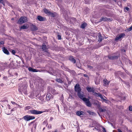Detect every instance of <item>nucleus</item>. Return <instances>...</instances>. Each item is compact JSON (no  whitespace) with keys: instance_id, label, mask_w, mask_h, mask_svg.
Returning <instances> with one entry per match:
<instances>
[{"instance_id":"10","label":"nucleus","mask_w":132,"mask_h":132,"mask_svg":"<svg viewBox=\"0 0 132 132\" xmlns=\"http://www.w3.org/2000/svg\"><path fill=\"white\" fill-rule=\"evenodd\" d=\"M108 58L111 60H114L118 59L119 57V55H115L114 54L109 55L108 56Z\"/></svg>"},{"instance_id":"59","label":"nucleus","mask_w":132,"mask_h":132,"mask_svg":"<svg viewBox=\"0 0 132 132\" xmlns=\"http://www.w3.org/2000/svg\"><path fill=\"white\" fill-rule=\"evenodd\" d=\"M85 2L87 4H88V3L89 2H88V1H86V0H85Z\"/></svg>"},{"instance_id":"14","label":"nucleus","mask_w":132,"mask_h":132,"mask_svg":"<svg viewBox=\"0 0 132 132\" xmlns=\"http://www.w3.org/2000/svg\"><path fill=\"white\" fill-rule=\"evenodd\" d=\"M53 96L50 94H47L46 96V100L47 101H49L51 99L53 98Z\"/></svg>"},{"instance_id":"39","label":"nucleus","mask_w":132,"mask_h":132,"mask_svg":"<svg viewBox=\"0 0 132 132\" xmlns=\"http://www.w3.org/2000/svg\"><path fill=\"white\" fill-rule=\"evenodd\" d=\"M0 3H2L4 6H5V3L3 0H0Z\"/></svg>"},{"instance_id":"49","label":"nucleus","mask_w":132,"mask_h":132,"mask_svg":"<svg viewBox=\"0 0 132 132\" xmlns=\"http://www.w3.org/2000/svg\"><path fill=\"white\" fill-rule=\"evenodd\" d=\"M59 40H60L61 39V36L59 35H58L57 36Z\"/></svg>"},{"instance_id":"62","label":"nucleus","mask_w":132,"mask_h":132,"mask_svg":"<svg viewBox=\"0 0 132 132\" xmlns=\"http://www.w3.org/2000/svg\"><path fill=\"white\" fill-rule=\"evenodd\" d=\"M53 119V118L51 117L50 118V120H52Z\"/></svg>"},{"instance_id":"16","label":"nucleus","mask_w":132,"mask_h":132,"mask_svg":"<svg viewBox=\"0 0 132 132\" xmlns=\"http://www.w3.org/2000/svg\"><path fill=\"white\" fill-rule=\"evenodd\" d=\"M76 114L78 116H80L81 115H83L84 114V112L82 111H77L76 112Z\"/></svg>"},{"instance_id":"29","label":"nucleus","mask_w":132,"mask_h":132,"mask_svg":"<svg viewBox=\"0 0 132 132\" xmlns=\"http://www.w3.org/2000/svg\"><path fill=\"white\" fill-rule=\"evenodd\" d=\"M56 80L57 81L61 83H62L63 82V81L60 78H56Z\"/></svg>"},{"instance_id":"1","label":"nucleus","mask_w":132,"mask_h":132,"mask_svg":"<svg viewBox=\"0 0 132 132\" xmlns=\"http://www.w3.org/2000/svg\"><path fill=\"white\" fill-rule=\"evenodd\" d=\"M85 96L83 95L79 97V98L85 102V105L87 106L90 107L92 106V104L90 102L89 99L85 97Z\"/></svg>"},{"instance_id":"32","label":"nucleus","mask_w":132,"mask_h":132,"mask_svg":"<svg viewBox=\"0 0 132 132\" xmlns=\"http://www.w3.org/2000/svg\"><path fill=\"white\" fill-rule=\"evenodd\" d=\"M27 26L23 25L21 26L20 28V29H27Z\"/></svg>"},{"instance_id":"27","label":"nucleus","mask_w":132,"mask_h":132,"mask_svg":"<svg viewBox=\"0 0 132 132\" xmlns=\"http://www.w3.org/2000/svg\"><path fill=\"white\" fill-rule=\"evenodd\" d=\"M106 20H107V18L105 17H103L101 18L99 22H101L102 21H106Z\"/></svg>"},{"instance_id":"5","label":"nucleus","mask_w":132,"mask_h":132,"mask_svg":"<svg viewBox=\"0 0 132 132\" xmlns=\"http://www.w3.org/2000/svg\"><path fill=\"white\" fill-rule=\"evenodd\" d=\"M27 21V18L25 16H22L19 19L18 23L19 24H21Z\"/></svg>"},{"instance_id":"63","label":"nucleus","mask_w":132,"mask_h":132,"mask_svg":"<svg viewBox=\"0 0 132 132\" xmlns=\"http://www.w3.org/2000/svg\"><path fill=\"white\" fill-rule=\"evenodd\" d=\"M110 124H111V125L112 126H113V125L111 123H110Z\"/></svg>"},{"instance_id":"50","label":"nucleus","mask_w":132,"mask_h":132,"mask_svg":"<svg viewBox=\"0 0 132 132\" xmlns=\"http://www.w3.org/2000/svg\"><path fill=\"white\" fill-rule=\"evenodd\" d=\"M48 128L50 129H51L52 128V126L51 124H49L48 126Z\"/></svg>"},{"instance_id":"18","label":"nucleus","mask_w":132,"mask_h":132,"mask_svg":"<svg viewBox=\"0 0 132 132\" xmlns=\"http://www.w3.org/2000/svg\"><path fill=\"white\" fill-rule=\"evenodd\" d=\"M69 60L73 63H75L76 62V61L74 59L73 56H70L69 57Z\"/></svg>"},{"instance_id":"30","label":"nucleus","mask_w":132,"mask_h":132,"mask_svg":"<svg viewBox=\"0 0 132 132\" xmlns=\"http://www.w3.org/2000/svg\"><path fill=\"white\" fill-rule=\"evenodd\" d=\"M86 26V23H83L81 25L80 27L84 29L85 28Z\"/></svg>"},{"instance_id":"17","label":"nucleus","mask_w":132,"mask_h":132,"mask_svg":"<svg viewBox=\"0 0 132 132\" xmlns=\"http://www.w3.org/2000/svg\"><path fill=\"white\" fill-rule=\"evenodd\" d=\"M42 49L43 51L46 52H47L48 49L47 48L45 44H43L42 46Z\"/></svg>"},{"instance_id":"4","label":"nucleus","mask_w":132,"mask_h":132,"mask_svg":"<svg viewBox=\"0 0 132 132\" xmlns=\"http://www.w3.org/2000/svg\"><path fill=\"white\" fill-rule=\"evenodd\" d=\"M44 11V13L50 16L51 17H54L56 15V13L55 12H52L48 10L46 8H45L43 9Z\"/></svg>"},{"instance_id":"45","label":"nucleus","mask_w":132,"mask_h":132,"mask_svg":"<svg viewBox=\"0 0 132 132\" xmlns=\"http://www.w3.org/2000/svg\"><path fill=\"white\" fill-rule=\"evenodd\" d=\"M129 111H132V106H129Z\"/></svg>"},{"instance_id":"51","label":"nucleus","mask_w":132,"mask_h":132,"mask_svg":"<svg viewBox=\"0 0 132 132\" xmlns=\"http://www.w3.org/2000/svg\"><path fill=\"white\" fill-rule=\"evenodd\" d=\"M30 87L31 88H32L33 87V86L32 84H31L30 82Z\"/></svg>"},{"instance_id":"57","label":"nucleus","mask_w":132,"mask_h":132,"mask_svg":"<svg viewBox=\"0 0 132 132\" xmlns=\"http://www.w3.org/2000/svg\"><path fill=\"white\" fill-rule=\"evenodd\" d=\"M118 132H122L121 130L120 129H118Z\"/></svg>"},{"instance_id":"58","label":"nucleus","mask_w":132,"mask_h":132,"mask_svg":"<svg viewBox=\"0 0 132 132\" xmlns=\"http://www.w3.org/2000/svg\"><path fill=\"white\" fill-rule=\"evenodd\" d=\"M84 76L86 77H88V75H87L86 74H84Z\"/></svg>"},{"instance_id":"41","label":"nucleus","mask_w":132,"mask_h":132,"mask_svg":"<svg viewBox=\"0 0 132 132\" xmlns=\"http://www.w3.org/2000/svg\"><path fill=\"white\" fill-rule=\"evenodd\" d=\"M87 67L88 68L90 69H92L93 68L92 67L88 65H87Z\"/></svg>"},{"instance_id":"64","label":"nucleus","mask_w":132,"mask_h":132,"mask_svg":"<svg viewBox=\"0 0 132 132\" xmlns=\"http://www.w3.org/2000/svg\"><path fill=\"white\" fill-rule=\"evenodd\" d=\"M110 124H111V125L112 126H113V125L111 123H110Z\"/></svg>"},{"instance_id":"26","label":"nucleus","mask_w":132,"mask_h":132,"mask_svg":"<svg viewBox=\"0 0 132 132\" xmlns=\"http://www.w3.org/2000/svg\"><path fill=\"white\" fill-rule=\"evenodd\" d=\"M37 19L39 21H44V18L40 15H39L37 16Z\"/></svg>"},{"instance_id":"8","label":"nucleus","mask_w":132,"mask_h":132,"mask_svg":"<svg viewBox=\"0 0 132 132\" xmlns=\"http://www.w3.org/2000/svg\"><path fill=\"white\" fill-rule=\"evenodd\" d=\"M7 66V64L6 62L5 63H1L0 64V71L3 70L6 68Z\"/></svg>"},{"instance_id":"6","label":"nucleus","mask_w":132,"mask_h":132,"mask_svg":"<svg viewBox=\"0 0 132 132\" xmlns=\"http://www.w3.org/2000/svg\"><path fill=\"white\" fill-rule=\"evenodd\" d=\"M43 112L42 111H38L37 110H34L29 111L28 113H30L33 114L38 115L42 113Z\"/></svg>"},{"instance_id":"19","label":"nucleus","mask_w":132,"mask_h":132,"mask_svg":"<svg viewBox=\"0 0 132 132\" xmlns=\"http://www.w3.org/2000/svg\"><path fill=\"white\" fill-rule=\"evenodd\" d=\"M103 81L104 84V85L105 86H107L108 85L109 83V81H108L105 79L103 80Z\"/></svg>"},{"instance_id":"7","label":"nucleus","mask_w":132,"mask_h":132,"mask_svg":"<svg viewBox=\"0 0 132 132\" xmlns=\"http://www.w3.org/2000/svg\"><path fill=\"white\" fill-rule=\"evenodd\" d=\"M35 117L34 116H31L29 115L25 116L23 117V119H24L25 121H27L33 120L35 119Z\"/></svg>"},{"instance_id":"56","label":"nucleus","mask_w":132,"mask_h":132,"mask_svg":"<svg viewBox=\"0 0 132 132\" xmlns=\"http://www.w3.org/2000/svg\"><path fill=\"white\" fill-rule=\"evenodd\" d=\"M125 72H126V73H127L128 74V75H129V73H128V71L127 70H125Z\"/></svg>"},{"instance_id":"23","label":"nucleus","mask_w":132,"mask_h":132,"mask_svg":"<svg viewBox=\"0 0 132 132\" xmlns=\"http://www.w3.org/2000/svg\"><path fill=\"white\" fill-rule=\"evenodd\" d=\"M0 48H1V47H4V41L3 40V39L2 38L0 39Z\"/></svg>"},{"instance_id":"53","label":"nucleus","mask_w":132,"mask_h":132,"mask_svg":"<svg viewBox=\"0 0 132 132\" xmlns=\"http://www.w3.org/2000/svg\"><path fill=\"white\" fill-rule=\"evenodd\" d=\"M94 129H95V130H99V129L98 128L96 127L95 126V127Z\"/></svg>"},{"instance_id":"54","label":"nucleus","mask_w":132,"mask_h":132,"mask_svg":"<svg viewBox=\"0 0 132 132\" xmlns=\"http://www.w3.org/2000/svg\"><path fill=\"white\" fill-rule=\"evenodd\" d=\"M11 102L13 104H16V103L15 102H13V101H11Z\"/></svg>"},{"instance_id":"31","label":"nucleus","mask_w":132,"mask_h":132,"mask_svg":"<svg viewBox=\"0 0 132 132\" xmlns=\"http://www.w3.org/2000/svg\"><path fill=\"white\" fill-rule=\"evenodd\" d=\"M9 51L13 55H15L16 53V52L14 50H9Z\"/></svg>"},{"instance_id":"48","label":"nucleus","mask_w":132,"mask_h":132,"mask_svg":"<svg viewBox=\"0 0 132 132\" xmlns=\"http://www.w3.org/2000/svg\"><path fill=\"white\" fill-rule=\"evenodd\" d=\"M102 128L103 129V132H106L105 129L103 127H102Z\"/></svg>"},{"instance_id":"3","label":"nucleus","mask_w":132,"mask_h":132,"mask_svg":"<svg viewBox=\"0 0 132 132\" xmlns=\"http://www.w3.org/2000/svg\"><path fill=\"white\" fill-rule=\"evenodd\" d=\"M27 85L26 84L22 86L19 89V90L20 93L22 94V92H23L25 95H27Z\"/></svg>"},{"instance_id":"47","label":"nucleus","mask_w":132,"mask_h":132,"mask_svg":"<svg viewBox=\"0 0 132 132\" xmlns=\"http://www.w3.org/2000/svg\"><path fill=\"white\" fill-rule=\"evenodd\" d=\"M102 101L104 102H106L108 101V100L106 99L103 98L102 100Z\"/></svg>"},{"instance_id":"2","label":"nucleus","mask_w":132,"mask_h":132,"mask_svg":"<svg viewBox=\"0 0 132 132\" xmlns=\"http://www.w3.org/2000/svg\"><path fill=\"white\" fill-rule=\"evenodd\" d=\"M75 91L77 92V95L79 97L84 95L83 92H81V89L79 86V84H77L75 86Z\"/></svg>"},{"instance_id":"40","label":"nucleus","mask_w":132,"mask_h":132,"mask_svg":"<svg viewBox=\"0 0 132 132\" xmlns=\"http://www.w3.org/2000/svg\"><path fill=\"white\" fill-rule=\"evenodd\" d=\"M33 68H32L31 67H29L28 68V70L29 71H31L32 72V70H33Z\"/></svg>"},{"instance_id":"20","label":"nucleus","mask_w":132,"mask_h":132,"mask_svg":"<svg viewBox=\"0 0 132 132\" xmlns=\"http://www.w3.org/2000/svg\"><path fill=\"white\" fill-rule=\"evenodd\" d=\"M95 95L97 97H100L102 100L104 98L103 96L100 93H97L95 92Z\"/></svg>"},{"instance_id":"61","label":"nucleus","mask_w":132,"mask_h":132,"mask_svg":"<svg viewBox=\"0 0 132 132\" xmlns=\"http://www.w3.org/2000/svg\"><path fill=\"white\" fill-rule=\"evenodd\" d=\"M127 85L128 86V87H129V83H127Z\"/></svg>"},{"instance_id":"44","label":"nucleus","mask_w":132,"mask_h":132,"mask_svg":"<svg viewBox=\"0 0 132 132\" xmlns=\"http://www.w3.org/2000/svg\"><path fill=\"white\" fill-rule=\"evenodd\" d=\"M112 19L110 18H107V20H106V21H112Z\"/></svg>"},{"instance_id":"13","label":"nucleus","mask_w":132,"mask_h":132,"mask_svg":"<svg viewBox=\"0 0 132 132\" xmlns=\"http://www.w3.org/2000/svg\"><path fill=\"white\" fill-rule=\"evenodd\" d=\"M48 72L51 75H52L55 76L56 75V72L52 68H51L50 69L49 71Z\"/></svg>"},{"instance_id":"11","label":"nucleus","mask_w":132,"mask_h":132,"mask_svg":"<svg viewBox=\"0 0 132 132\" xmlns=\"http://www.w3.org/2000/svg\"><path fill=\"white\" fill-rule=\"evenodd\" d=\"M125 36V35L124 33H121L119 36L116 37L115 39V41H117L119 40L120 39L122 38Z\"/></svg>"},{"instance_id":"52","label":"nucleus","mask_w":132,"mask_h":132,"mask_svg":"<svg viewBox=\"0 0 132 132\" xmlns=\"http://www.w3.org/2000/svg\"><path fill=\"white\" fill-rule=\"evenodd\" d=\"M125 9L127 11H128L129 10V8L128 7H125Z\"/></svg>"},{"instance_id":"36","label":"nucleus","mask_w":132,"mask_h":132,"mask_svg":"<svg viewBox=\"0 0 132 132\" xmlns=\"http://www.w3.org/2000/svg\"><path fill=\"white\" fill-rule=\"evenodd\" d=\"M76 66L79 68H80L81 67V65L79 63H76Z\"/></svg>"},{"instance_id":"46","label":"nucleus","mask_w":132,"mask_h":132,"mask_svg":"<svg viewBox=\"0 0 132 132\" xmlns=\"http://www.w3.org/2000/svg\"><path fill=\"white\" fill-rule=\"evenodd\" d=\"M39 99L41 101H43L44 100L43 97L42 96L40 97Z\"/></svg>"},{"instance_id":"28","label":"nucleus","mask_w":132,"mask_h":132,"mask_svg":"<svg viewBox=\"0 0 132 132\" xmlns=\"http://www.w3.org/2000/svg\"><path fill=\"white\" fill-rule=\"evenodd\" d=\"M87 112L89 114L92 115H95L96 114L95 113H94L89 110L87 111Z\"/></svg>"},{"instance_id":"25","label":"nucleus","mask_w":132,"mask_h":132,"mask_svg":"<svg viewBox=\"0 0 132 132\" xmlns=\"http://www.w3.org/2000/svg\"><path fill=\"white\" fill-rule=\"evenodd\" d=\"M98 37L99 38V39L98 40V41L99 42H101L102 39L103 38L102 36V35L101 33L99 32L98 34Z\"/></svg>"},{"instance_id":"21","label":"nucleus","mask_w":132,"mask_h":132,"mask_svg":"<svg viewBox=\"0 0 132 132\" xmlns=\"http://www.w3.org/2000/svg\"><path fill=\"white\" fill-rule=\"evenodd\" d=\"M2 50L3 52L5 54L8 55V51L5 47H3Z\"/></svg>"},{"instance_id":"22","label":"nucleus","mask_w":132,"mask_h":132,"mask_svg":"<svg viewBox=\"0 0 132 132\" xmlns=\"http://www.w3.org/2000/svg\"><path fill=\"white\" fill-rule=\"evenodd\" d=\"M51 92L53 95L57 94L59 93L57 91H56L55 89L53 88L51 89Z\"/></svg>"},{"instance_id":"35","label":"nucleus","mask_w":132,"mask_h":132,"mask_svg":"<svg viewBox=\"0 0 132 132\" xmlns=\"http://www.w3.org/2000/svg\"><path fill=\"white\" fill-rule=\"evenodd\" d=\"M31 108V107L30 106H27L25 107L24 110H28L30 109Z\"/></svg>"},{"instance_id":"12","label":"nucleus","mask_w":132,"mask_h":132,"mask_svg":"<svg viewBox=\"0 0 132 132\" xmlns=\"http://www.w3.org/2000/svg\"><path fill=\"white\" fill-rule=\"evenodd\" d=\"M86 89L88 92H92L94 93L93 95H95V89L93 87H87Z\"/></svg>"},{"instance_id":"38","label":"nucleus","mask_w":132,"mask_h":132,"mask_svg":"<svg viewBox=\"0 0 132 132\" xmlns=\"http://www.w3.org/2000/svg\"><path fill=\"white\" fill-rule=\"evenodd\" d=\"M127 30L128 31H130L132 30V25L129 28H128Z\"/></svg>"},{"instance_id":"24","label":"nucleus","mask_w":132,"mask_h":132,"mask_svg":"<svg viewBox=\"0 0 132 132\" xmlns=\"http://www.w3.org/2000/svg\"><path fill=\"white\" fill-rule=\"evenodd\" d=\"M95 123H96V125H95V126L97 128H99H99L100 127H101L102 128V126H101L100 124H99L98 123H97V122H96V121H94L93 122V123L94 124L95 123Z\"/></svg>"},{"instance_id":"9","label":"nucleus","mask_w":132,"mask_h":132,"mask_svg":"<svg viewBox=\"0 0 132 132\" xmlns=\"http://www.w3.org/2000/svg\"><path fill=\"white\" fill-rule=\"evenodd\" d=\"M35 121V120H34V121L30 122V123H29L28 124V125H29V126H30L32 123H34L33 126H32V127L31 128V131H32V130L34 128L35 129H36V127L37 125V122H35V123H34Z\"/></svg>"},{"instance_id":"42","label":"nucleus","mask_w":132,"mask_h":132,"mask_svg":"<svg viewBox=\"0 0 132 132\" xmlns=\"http://www.w3.org/2000/svg\"><path fill=\"white\" fill-rule=\"evenodd\" d=\"M7 76H4L3 78V79L4 80H6L7 79Z\"/></svg>"},{"instance_id":"15","label":"nucleus","mask_w":132,"mask_h":132,"mask_svg":"<svg viewBox=\"0 0 132 132\" xmlns=\"http://www.w3.org/2000/svg\"><path fill=\"white\" fill-rule=\"evenodd\" d=\"M30 28L32 31H36L38 30V28L34 25L32 24L31 25Z\"/></svg>"},{"instance_id":"55","label":"nucleus","mask_w":132,"mask_h":132,"mask_svg":"<svg viewBox=\"0 0 132 132\" xmlns=\"http://www.w3.org/2000/svg\"><path fill=\"white\" fill-rule=\"evenodd\" d=\"M120 74L121 75V76L122 77H124V73H122V72L121 73V74Z\"/></svg>"},{"instance_id":"37","label":"nucleus","mask_w":132,"mask_h":132,"mask_svg":"<svg viewBox=\"0 0 132 132\" xmlns=\"http://www.w3.org/2000/svg\"><path fill=\"white\" fill-rule=\"evenodd\" d=\"M38 71H40L39 70L35 69H33V70H32V72H38Z\"/></svg>"},{"instance_id":"43","label":"nucleus","mask_w":132,"mask_h":132,"mask_svg":"<svg viewBox=\"0 0 132 132\" xmlns=\"http://www.w3.org/2000/svg\"><path fill=\"white\" fill-rule=\"evenodd\" d=\"M43 125H45L46 124H47V125H46V126H47V121H44L43 122Z\"/></svg>"},{"instance_id":"33","label":"nucleus","mask_w":132,"mask_h":132,"mask_svg":"<svg viewBox=\"0 0 132 132\" xmlns=\"http://www.w3.org/2000/svg\"><path fill=\"white\" fill-rule=\"evenodd\" d=\"M99 110L100 112H102L105 111H106L105 109H102L101 108H99Z\"/></svg>"},{"instance_id":"34","label":"nucleus","mask_w":132,"mask_h":132,"mask_svg":"<svg viewBox=\"0 0 132 132\" xmlns=\"http://www.w3.org/2000/svg\"><path fill=\"white\" fill-rule=\"evenodd\" d=\"M103 13L102 14L103 15H106L107 14V11L106 10H102Z\"/></svg>"},{"instance_id":"60","label":"nucleus","mask_w":132,"mask_h":132,"mask_svg":"<svg viewBox=\"0 0 132 132\" xmlns=\"http://www.w3.org/2000/svg\"><path fill=\"white\" fill-rule=\"evenodd\" d=\"M58 132V131L57 129H55V130L54 132Z\"/></svg>"}]
</instances>
